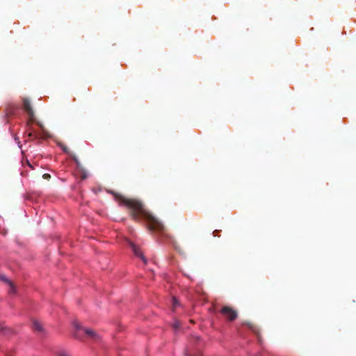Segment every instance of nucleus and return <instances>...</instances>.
I'll return each instance as SVG.
<instances>
[{"mask_svg":"<svg viewBox=\"0 0 356 356\" xmlns=\"http://www.w3.org/2000/svg\"><path fill=\"white\" fill-rule=\"evenodd\" d=\"M62 149H63V150L65 153H67V154H69V153H70V152H69V148H68L67 147H66V146H63V147H62Z\"/></svg>","mask_w":356,"mask_h":356,"instance_id":"nucleus-15","label":"nucleus"},{"mask_svg":"<svg viewBox=\"0 0 356 356\" xmlns=\"http://www.w3.org/2000/svg\"><path fill=\"white\" fill-rule=\"evenodd\" d=\"M178 305H179L178 300L175 297H173V298H172V309L175 310L176 307Z\"/></svg>","mask_w":356,"mask_h":356,"instance_id":"nucleus-11","label":"nucleus"},{"mask_svg":"<svg viewBox=\"0 0 356 356\" xmlns=\"http://www.w3.org/2000/svg\"><path fill=\"white\" fill-rule=\"evenodd\" d=\"M23 108L26 112L30 118L31 121L34 120V111L31 106V104L28 99L24 98L23 99Z\"/></svg>","mask_w":356,"mask_h":356,"instance_id":"nucleus-5","label":"nucleus"},{"mask_svg":"<svg viewBox=\"0 0 356 356\" xmlns=\"http://www.w3.org/2000/svg\"><path fill=\"white\" fill-rule=\"evenodd\" d=\"M32 135H33V134H32V133H30V134H29V137H31V136H32Z\"/></svg>","mask_w":356,"mask_h":356,"instance_id":"nucleus-18","label":"nucleus"},{"mask_svg":"<svg viewBox=\"0 0 356 356\" xmlns=\"http://www.w3.org/2000/svg\"><path fill=\"white\" fill-rule=\"evenodd\" d=\"M4 330H5V327H3V325H0V333L3 332L4 331Z\"/></svg>","mask_w":356,"mask_h":356,"instance_id":"nucleus-16","label":"nucleus"},{"mask_svg":"<svg viewBox=\"0 0 356 356\" xmlns=\"http://www.w3.org/2000/svg\"><path fill=\"white\" fill-rule=\"evenodd\" d=\"M42 177L44 179H49L51 178V175L49 174L45 173L43 175Z\"/></svg>","mask_w":356,"mask_h":356,"instance_id":"nucleus-14","label":"nucleus"},{"mask_svg":"<svg viewBox=\"0 0 356 356\" xmlns=\"http://www.w3.org/2000/svg\"><path fill=\"white\" fill-rule=\"evenodd\" d=\"M172 326L175 330H178L181 327V323L178 320L175 319Z\"/></svg>","mask_w":356,"mask_h":356,"instance_id":"nucleus-9","label":"nucleus"},{"mask_svg":"<svg viewBox=\"0 0 356 356\" xmlns=\"http://www.w3.org/2000/svg\"><path fill=\"white\" fill-rule=\"evenodd\" d=\"M243 325H246L254 333L259 334V328L253 323L250 322V321H245L243 323Z\"/></svg>","mask_w":356,"mask_h":356,"instance_id":"nucleus-7","label":"nucleus"},{"mask_svg":"<svg viewBox=\"0 0 356 356\" xmlns=\"http://www.w3.org/2000/svg\"><path fill=\"white\" fill-rule=\"evenodd\" d=\"M127 243L129 245V246L131 248L134 254L136 257H140L142 259V261H143L144 264H146L147 263V259L145 257V256L143 255V254L142 251L140 250V248L138 247L135 243H134L131 241L128 240Z\"/></svg>","mask_w":356,"mask_h":356,"instance_id":"nucleus-4","label":"nucleus"},{"mask_svg":"<svg viewBox=\"0 0 356 356\" xmlns=\"http://www.w3.org/2000/svg\"><path fill=\"white\" fill-rule=\"evenodd\" d=\"M220 313L229 321H234L238 317V312L230 306H223Z\"/></svg>","mask_w":356,"mask_h":356,"instance_id":"nucleus-3","label":"nucleus"},{"mask_svg":"<svg viewBox=\"0 0 356 356\" xmlns=\"http://www.w3.org/2000/svg\"><path fill=\"white\" fill-rule=\"evenodd\" d=\"M87 176H88V175H87L86 172L83 170V172H81V179H86Z\"/></svg>","mask_w":356,"mask_h":356,"instance_id":"nucleus-13","label":"nucleus"},{"mask_svg":"<svg viewBox=\"0 0 356 356\" xmlns=\"http://www.w3.org/2000/svg\"><path fill=\"white\" fill-rule=\"evenodd\" d=\"M73 325H74V327L75 329L74 336L76 338H81L82 334H83V333L95 340H96L99 338L98 334L93 330L88 329V328H83L76 321L74 322Z\"/></svg>","mask_w":356,"mask_h":356,"instance_id":"nucleus-2","label":"nucleus"},{"mask_svg":"<svg viewBox=\"0 0 356 356\" xmlns=\"http://www.w3.org/2000/svg\"><path fill=\"white\" fill-rule=\"evenodd\" d=\"M33 329L35 332L42 333L43 332V327L41 323L37 321L33 322Z\"/></svg>","mask_w":356,"mask_h":356,"instance_id":"nucleus-8","label":"nucleus"},{"mask_svg":"<svg viewBox=\"0 0 356 356\" xmlns=\"http://www.w3.org/2000/svg\"><path fill=\"white\" fill-rule=\"evenodd\" d=\"M118 200L130 209V216L134 220L144 219L150 230L161 231L163 229V224L145 209L141 201L137 199L126 198L121 195L118 197Z\"/></svg>","mask_w":356,"mask_h":356,"instance_id":"nucleus-1","label":"nucleus"},{"mask_svg":"<svg viewBox=\"0 0 356 356\" xmlns=\"http://www.w3.org/2000/svg\"><path fill=\"white\" fill-rule=\"evenodd\" d=\"M72 159H73V160L75 161V163H76V164L77 167H78L79 168H81V169H82L81 163V162L79 161V160L76 158V156H73Z\"/></svg>","mask_w":356,"mask_h":356,"instance_id":"nucleus-10","label":"nucleus"},{"mask_svg":"<svg viewBox=\"0 0 356 356\" xmlns=\"http://www.w3.org/2000/svg\"><path fill=\"white\" fill-rule=\"evenodd\" d=\"M218 230H215V231H213V236H217V234H218Z\"/></svg>","mask_w":356,"mask_h":356,"instance_id":"nucleus-17","label":"nucleus"},{"mask_svg":"<svg viewBox=\"0 0 356 356\" xmlns=\"http://www.w3.org/2000/svg\"><path fill=\"white\" fill-rule=\"evenodd\" d=\"M0 280H3V281H4V282H7L8 284V286H9L8 293L10 294L15 293V291H15V287L14 284L10 281L7 280L6 278V277L3 276V275H0Z\"/></svg>","mask_w":356,"mask_h":356,"instance_id":"nucleus-6","label":"nucleus"},{"mask_svg":"<svg viewBox=\"0 0 356 356\" xmlns=\"http://www.w3.org/2000/svg\"><path fill=\"white\" fill-rule=\"evenodd\" d=\"M58 356H70L68 353L65 350H60L57 353Z\"/></svg>","mask_w":356,"mask_h":356,"instance_id":"nucleus-12","label":"nucleus"}]
</instances>
